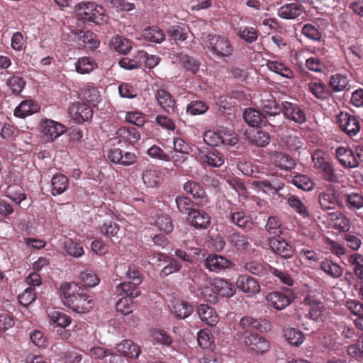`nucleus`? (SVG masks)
Returning a JSON list of instances; mask_svg holds the SVG:
<instances>
[{"label": "nucleus", "instance_id": "obj_1", "mask_svg": "<svg viewBox=\"0 0 363 363\" xmlns=\"http://www.w3.org/2000/svg\"><path fill=\"white\" fill-rule=\"evenodd\" d=\"M63 304L78 313H86L94 307L93 298L76 282H64L60 287Z\"/></svg>", "mask_w": 363, "mask_h": 363}, {"label": "nucleus", "instance_id": "obj_2", "mask_svg": "<svg viewBox=\"0 0 363 363\" xmlns=\"http://www.w3.org/2000/svg\"><path fill=\"white\" fill-rule=\"evenodd\" d=\"M77 18L83 23L102 25L106 21L102 6L94 1H82L75 6Z\"/></svg>", "mask_w": 363, "mask_h": 363}, {"label": "nucleus", "instance_id": "obj_3", "mask_svg": "<svg viewBox=\"0 0 363 363\" xmlns=\"http://www.w3.org/2000/svg\"><path fill=\"white\" fill-rule=\"evenodd\" d=\"M250 184L257 192H262L268 196L279 195V191L285 186L283 178L274 174L267 175L264 178L257 177Z\"/></svg>", "mask_w": 363, "mask_h": 363}, {"label": "nucleus", "instance_id": "obj_4", "mask_svg": "<svg viewBox=\"0 0 363 363\" xmlns=\"http://www.w3.org/2000/svg\"><path fill=\"white\" fill-rule=\"evenodd\" d=\"M208 48L217 57H228L233 54V48L228 39L218 35H208Z\"/></svg>", "mask_w": 363, "mask_h": 363}, {"label": "nucleus", "instance_id": "obj_5", "mask_svg": "<svg viewBox=\"0 0 363 363\" xmlns=\"http://www.w3.org/2000/svg\"><path fill=\"white\" fill-rule=\"evenodd\" d=\"M269 328V323L266 320L257 319L250 315L241 318L237 328L238 333L242 337L255 334L254 330L262 331V328L267 330Z\"/></svg>", "mask_w": 363, "mask_h": 363}, {"label": "nucleus", "instance_id": "obj_6", "mask_svg": "<svg viewBox=\"0 0 363 363\" xmlns=\"http://www.w3.org/2000/svg\"><path fill=\"white\" fill-rule=\"evenodd\" d=\"M294 298L292 290L286 289L284 292L276 291L269 293L266 300L274 309L281 311L291 304Z\"/></svg>", "mask_w": 363, "mask_h": 363}, {"label": "nucleus", "instance_id": "obj_7", "mask_svg": "<svg viewBox=\"0 0 363 363\" xmlns=\"http://www.w3.org/2000/svg\"><path fill=\"white\" fill-rule=\"evenodd\" d=\"M284 117L296 123L302 124L306 121L303 107L297 103L284 101L281 102V113Z\"/></svg>", "mask_w": 363, "mask_h": 363}, {"label": "nucleus", "instance_id": "obj_8", "mask_svg": "<svg viewBox=\"0 0 363 363\" xmlns=\"http://www.w3.org/2000/svg\"><path fill=\"white\" fill-rule=\"evenodd\" d=\"M339 128L348 136H355L360 131V123L357 118L347 112H340L337 116Z\"/></svg>", "mask_w": 363, "mask_h": 363}, {"label": "nucleus", "instance_id": "obj_9", "mask_svg": "<svg viewBox=\"0 0 363 363\" xmlns=\"http://www.w3.org/2000/svg\"><path fill=\"white\" fill-rule=\"evenodd\" d=\"M318 202L323 211L335 210L337 206L344 207L342 194L334 189L320 192L318 195Z\"/></svg>", "mask_w": 363, "mask_h": 363}, {"label": "nucleus", "instance_id": "obj_10", "mask_svg": "<svg viewBox=\"0 0 363 363\" xmlns=\"http://www.w3.org/2000/svg\"><path fill=\"white\" fill-rule=\"evenodd\" d=\"M272 250L284 259H289L294 254V247L290 241L286 240L280 235H274L269 240Z\"/></svg>", "mask_w": 363, "mask_h": 363}, {"label": "nucleus", "instance_id": "obj_11", "mask_svg": "<svg viewBox=\"0 0 363 363\" xmlns=\"http://www.w3.org/2000/svg\"><path fill=\"white\" fill-rule=\"evenodd\" d=\"M198 160L201 164H207L211 167H220L224 163V156L214 147L201 150Z\"/></svg>", "mask_w": 363, "mask_h": 363}, {"label": "nucleus", "instance_id": "obj_12", "mask_svg": "<svg viewBox=\"0 0 363 363\" xmlns=\"http://www.w3.org/2000/svg\"><path fill=\"white\" fill-rule=\"evenodd\" d=\"M243 340L247 347V350L257 354H264L270 347L269 342L264 337L257 333L245 335Z\"/></svg>", "mask_w": 363, "mask_h": 363}, {"label": "nucleus", "instance_id": "obj_13", "mask_svg": "<svg viewBox=\"0 0 363 363\" xmlns=\"http://www.w3.org/2000/svg\"><path fill=\"white\" fill-rule=\"evenodd\" d=\"M229 135L221 131L208 130L204 133L203 138L204 142L211 147L220 145H235L237 138H229Z\"/></svg>", "mask_w": 363, "mask_h": 363}, {"label": "nucleus", "instance_id": "obj_14", "mask_svg": "<svg viewBox=\"0 0 363 363\" xmlns=\"http://www.w3.org/2000/svg\"><path fill=\"white\" fill-rule=\"evenodd\" d=\"M204 265L209 271L219 273L223 270L231 269L234 264L231 260L222 255L211 254L206 258Z\"/></svg>", "mask_w": 363, "mask_h": 363}, {"label": "nucleus", "instance_id": "obj_15", "mask_svg": "<svg viewBox=\"0 0 363 363\" xmlns=\"http://www.w3.org/2000/svg\"><path fill=\"white\" fill-rule=\"evenodd\" d=\"M69 111L73 120L78 123L91 120L93 116L91 107L85 103L73 104Z\"/></svg>", "mask_w": 363, "mask_h": 363}, {"label": "nucleus", "instance_id": "obj_16", "mask_svg": "<svg viewBox=\"0 0 363 363\" xmlns=\"http://www.w3.org/2000/svg\"><path fill=\"white\" fill-rule=\"evenodd\" d=\"M306 90L320 101H326L331 96L330 90L320 79L307 83Z\"/></svg>", "mask_w": 363, "mask_h": 363}, {"label": "nucleus", "instance_id": "obj_17", "mask_svg": "<svg viewBox=\"0 0 363 363\" xmlns=\"http://www.w3.org/2000/svg\"><path fill=\"white\" fill-rule=\"evenodd\" d=\"M335 157L340 164L345 168H354L359 165L353 151L348 147H338L335 150Z\"/></svg>", "mask_w": 363, "mask_h": 363}, {"label": "nucleus", "instance_id": "obj_18", "mask_svg": "<svg viewBox=\"0 0 363 363\" xmlns=\"http://www.w3.org/2000/svg\"><path fill=\"white\" fill-rule=\"evenodd\" d=\"M158 105L167 114H173L175 111L176 101L173 96L164 89H158L155 94Z\"/></svg>", "mask_w": 363, "mask_h": 363}, {"label": "nucleus", "instance_id": "obj_19", "mask_svg": "<svg viewBox=\"0 0 363 363\" xmlns=\"http://www.w3.org/2000/svg\"><path fill=\"white\" fill-rule=\"evenodd\" d=\"M40 105L31 99L23 100L15 108L13 114L19 118H25L40 111Z\"/></svg>", "mask_w": 363, "mask_h": 363}, {"label": "nucleus", "instance_id": "obj_20", "mask_svg": "<svg viewBox=\"0 0 363 363\" xmlns=\"http://www.w3.org/2000/svg\"><path fill=\"white\" fill-rule=\"evenodd\" d=\"M42 132L51 140L56 139L63 134L66 128L62 124L50 119H43L41 122Z\"/></svg>", "mask_w": 363, "mask_h": 363}, {"label": "nucleus", "instance_id": "obj_21", "mask_svg": "<svg viewBox=\"0 0 363 363\" xmlns=\"http://www.w3.org/2000/svg\"><path fill=\"white\" fill-rule=\"evenodd\" d=\"M259 105L266 114L281 113V105L279 106L274 96L269 92L264 91L260 94Z\"/></svg>", "mask_w": 363, "mask_h": 363}, {"label": "nucleus", "instance_id": "obj_22", "mask_svg": "<svg viewBox=\"0 0 363 363\" xmlns=\"http://www.w3.org/2000/svg\"><path fill=\"white\" fill-rule=\"evenodd\" d=\"M236 285L242 292L249 294H255L260 291L259 282L247 275H240L237 279Z\"/></svg>", "mask_w": 363, "mask_h": 363}, {"label": "nucleus", "instance_id": "obj_23", "mask_svg": "<svg viewBox=\"0 0 363 363\" xmlns=\"http://www.w3.org/2000/svg\"><path fill=\"white\" fill-rule=\"evenodd\" d=\"M184 190L191 194L193 198L197 200L199 205H203L207 203L208 199L203 188L197 182L188 181L184 184Z\"/></svg>", "mask_w": 363, "mask_h": 363}, {"label": "nucleus", "instance_id": "obj_24", "mask_svg": "<svg viewBox=\"0 0 363 363\" xmlns=\"http://www.w3.org/2000/svg\"><path fill=\"white\" fill-rule=\"evenodd\" d=\"M303 12V6L296 3H289L278 9V16L284 19H295Z\"/></svg>", "mask_w": 363, "mask_h": 363}, {"label": "nucleus", "instance_id": "obj_25", "mask_svg": "<svg viewBox=\"0 0 363 363\" xmlns=\"http://www.w3.org/2000/svg\"><path fill=\"white\" fill-rule=\"evenodd\" d=\"M116 349L117 352L127 358H138L141 352L139 345L130 340H124L117 344Z\"/></svg>", "mask_w": 363, "mask_h": 363}, {"label": "nucleus", "instance_id": "obj_26", "mask_svg": "<svg viewBox=\"0 0 363 363\" xmlns=\"http://www.w3.org/2000/svg\"><path fill=\"white\" fill-rule=\"evenodd\" d=\"M328 219L332 227L340 232H347L350 229V219L341 212L328 213Z\"/></svg>", "mask_w": 363, "mask_h": 363}, {"label": "nucleus", "instance_id": "obj_27", "mask_svg": "<svg viewBox=\"0 0 363 363\" xmlns=\"http://www.w3.org/2000/svg\"><path fill=\"white\" fill-rule=\"evenodd\" d=\"M196 294L198 297L210 303L218 301L217 294L216 292L215 282L213 284L206 281L197 287Z\"/></svg>", "mask_w": 363, "mask_h": 363}, {"label": "nucleus", "instance_id": "obj_28", "mask_svg": "<svg viewBox=\"0 0 363 363\" xmlns=\"http://www.w3.org/2000/svg\"><path fill=\"white\" fill-rule=\"evenodd\" d=\"M350 79L345 74L336 73L329 78L328 86L330 93H338L345 91L349 85Z\"/></svg>", "mask_w": 363, "mask_h": 363}, {"label": "nucleus", "instance_id": "obj_29", "mask_svg": "<svg viewBox=\"0 0 363 363\" xmlns=\"http://www.w3.org/2000/svg\"><path fill=\"white\" fill-rule=\"evenodd\" d=\"M187 218L191 225L200 229L206 228L211 222V218L208 214L199 209H194Z\"/></svg>", "mask_w": 363, "mask_h": 363}, {"label": "nucleus", "instance_id": "obj_30", "mask_svg": "<svg viewBox=\"0 0 363 363\" xmlns=\"http://www.w3.org/2000/svg\"><path fill=\"white\" fill-rule=\"evenodd\" d=\"M136 284L133 281L121 283L116 287L115 294L117 296L133 298L140 294V291Z\"/></svg>", "mask_w": 363, "mask_h": 363}, {"label": "nucleus", "instance_id": "obj_31", "mask_svg": "<svg viewBox=\"0 0 363 363\" xmlns=\"http://www.w3.org/2000/svg\"><path fill=\"white\" fill-rule=\"evenodd\" d=\"M266 66L270 71L283 77L292 79L294 77L293 70L282 61L269 60L266 62Z\"/></svg>", "mask_w": 363, "mask_h": 363}, {"label": "nucleus", "instance_id": "obj_32", "mask_svg": "<svg viewBox=\"0 0 363 363\" xmlns=\"http://www.w3.org/2000/svg\"><path fill=\"white\" fill-rule=\"evenodd\" d=\"M344 206L350 211L356 213L363 207V196L357 192H351L342 195Z\"/></svg>", "mask_w": 363, "mask_h": 363}, {"label": "nucleus", "instance_id": "obj_33", "mask_svg": "<svg viewBox=\"0 0 363 363\" xmlns=\"http://www.w3.org/2000/svg\"><path fill=\"white\" fill-rule=\"evenodd\" d=\"M197 313L201 320L210 326H214L218 321V316L213 308L201 304L197 309Z\"/></svg>", "mask_w": 363, "mask_h": 363}, {"label": "nucleus", "instance_id": "obj_34", "mask_svg": "<svg viewBox=\"0 0 363 363\" xmlns=\"http://www.w3.org/2000/svg\"><path fill=\"white\" fill-rule=\"evenodd\" d=\"M272 162L281 169L289 170L295 167V160L289 155L282 152H275L272 155Z\"/></svg>", "mask_w": 363, "mask_h": 363}, {"label": "nucleus", "instance_id": "obj_35", "mask_svg": "<svg viewBox=\"0 0 363 363\" xmlns=\"http://www.w3.org/2000/svg\"><path fill=\"white\" fill-rule=\"evenodd\" d=\"M230 220L234 225L246 231L253 228L254 223L250 218L243 211L231 212L230 214Z\"/></svg>", "mask_w": 363, "mask_h": 363}, {"label": "nucleus", "instance_id": "obj_36", "mask_svg": "<svg viewBox=\"0 0 363 363\" xmlns=\"http://www.w3.org/2000/svg\"><path fill=\"white\" fill-rule=\"evenodd\" d=\"M318 171L325 181L331 183H340L343 177L342 171L335 169L330 161Z\"/></svg>", "mask_w": 363, "mask_h": 363}, {"label": "nucleus", "instance_id": "obj_37", "mask_svg": "<svg viewBox=\"0 0 363 363\" xmlns=\"http://www.w3.org/2000/svg\"><path fill=\"white\" fill-rule=\"evenodd\" d=\"M177 59L186 71L192 74H196L199 72L201 63L192 56L184 52H179L177 55Z\"/></svg>", "mask_w": 363, "mask_h": 363}, {"label": "nucleus", "instance_id": "obj_38", "mask_svg": "<svg viewBox=\"0 0 363 363\" xmlns=\"http://www.w3.org/2000/svg\"><path fill=\"white\" fill-rule=\"evenodd\" d=\"M52 194L55 196L64 193L69 186L68 178L62 174H55L51 180Z\"/></svg>", "mask_w": 363, "mask_h": 363}, {"label": "nucleus", "instance_id": "obj_39", "mask_svg": "<svg viewBox=\"0 0 363 363\" xmlns=\"http://www.w3.org/2000/svg\"><path fill=\"white\" fill-rule=\"evenodd\" d=\"M319 268L328 276L333 279L340 277L343 273L341 266L328 259L321 261L319 264Z\"/></svg>", "mask_w": 363, "mask_h": 363}, {"label": "nucleus", "instance_id": "obj_40", "mask_svg": "<svg viewBox=\"0 0 363 363\" xmlns=\"http://www.w3.org/2000/svg\"><path fill=\"white\" fill-rule=\"evenodd\" d=\"M116 135L118 138L125 140L131 145L138 143L140 139V132L134 127H121L116 131Z\"/></svg>", "mask_w": 363, "mask_h": 363}, {"label": "nucleus", "instance_id": "obj_41", "mask_svg": "<svg viewBox=\"0 0 363 363\" xmlns=\"http://www.w3.org/2000/svg\"><path fill=\"white\" fill-rule=\"evenodd\" d=\"M264 116L259 111L252 108L245 109L243 113L245 121L252 127L263 125Z\"/></svg>", "mask_w": 363, "mask_h": 363}, {"label": "nucleus", "instance_id": "obj_42", "mask_svg": "<svg viewBox=\"0 0 363 363\" xmlns=\"http://www.w3.org/2000/svg\"><path fill=\"white\" fill-rule=\"evenodd\" d=\"M216 292L217 297L220 296L222 297H232L235 294V287L234 285L223 279H218L215 280Z\"/></svg>", "mask_w": 363, "mask_h": 363}, {"label": "nucleus", "instance_id": "obj_43", "mask_svg": "<svg viewBox=\"0 0 363 363\" xmlns=\"http://www.w3.org/2000/svg\"><path fill=\"white\" fill-rule=\"evenodd\" d=\"M142 36L145 40L155 43H161L165 39L163 30L157 26H149L145 28Z\"/></svg>", "mask_w": 363, "mask_h": 363}, {"label": "nucleus", "instance_id": "obj_44", "mask_svg": "<svg viewBox=\"0 0 363 363\" xmlns=\"http://www.w3.org/2000/svg\"><path fill=\"white\" fill-rule=\"evenodd\" d=\"M236 30L238 37L248 44L255 43L259 35V30L252 26H240Z\"/></svg>", "mask_w": 363, "mask_h": 363}, {"label": "nucleus", "instance_id": "obj_45", "mask_svg": "<svg viewBox=\"0 0 363 363\" xmlns=\"http://www.w3.org/2000/svg\"><path fill=\"white\" fill-rule=\"evenodd\" d=\"M193 312V307L188 302L182 300L176 301L172 308V313L181 319L189 317Z\"/></svg>", "mask_w": 363, "mask_h": 363}, {"label": "nucleus", "instance_id": "obj_46", "mask_svg": "<svg viewBox=\"0 0 363 363\" xmlns=\"http://www.w3.org/2000/svg\"><path fill=\"white\" fill-rule=\"evenodd\" d=\"M48 315L51 322L61 328L67 327L72 322V318L67 314L60 311L51 310Z\"/></svg>", "mask_w": 363, "mask_h": 363}, {"label": "nucleus", "instance_id": "obj_47", "mask_svg": "<svg viewBox=\"0 0 363 363\" xmlns=\"http://www.w3.org/2000/svg\"><path fill=\"white\" fill-rule=\"evenodd\" d=\"M228 241L237 251L244 252L250 246L248 238L245 235L239 233H233L229 236Z\"/></svg>", "mask_w": 363, "mask_h": 363}, {"label": "nucleus", "instance_id": "obj_48", "mask_svg": "<svg viewBox=\"0 0 363 363\" xmlns=\"http://www.w3.org/2000/svg\"><path fill=\"white\" fill-rule=\"evenodd\" d=\"M96 67L95 61L89 57L79 58L75 64L76 71L82 74L90 73Z\"/></svg>", "mask_w": 363, "mask_h": 363}, {"label": "nucleus", "instance_id": "obj_49", "mask_svg": "<svg viewBox=\"0 0 363 363\" xmlns=\"http://www.w3.org/2000/svg\"><path fill=\"white\" fill-rule=\"evenodd\" d=\"M167 35L172 40L178 42H184L187 38L188 29L186 27H182L178 25H174L167 30Z\"/></svg>", "mask_w": 363, "mask_h": 363}, {"label": "nucleus", "instance_id": "obj_50", "mask_svg": "<svg viewBox=\"0 0 363 363\" xmlns=\"http://www.w3.org/2000/svg\"><path fill=\"white\" fill-rule=\"evenodd\" d=\"M208 109V104L201 100H192L186 108L187 114L191 116L201 115L205 113Z\"/></svg>", "mask_w": 363, "mask_h": 363}, {"label": "nucleus", "instance_id": "obj_51", "mask_svg": "<svg viewBox=\"0 0 363 363\" xmlns=\"http://www.w3.org/2000/svg\"><path fill=\"white\" fill-rule=\"evenodd\" d=\"M143 180L147 187H155L161 181L160 173L155 169H147L143 172Z\"/></svg>", "mask_w": 363, "mask_h": 363}, {"label": "nucleus", "instance_id": "obj_52", "mask_svg": "<svg viewBox=\"0 0 363 363\" xmlns=\"http://www.w3.org/2000/svg\"><path fill=\"white\" fill-rule=\"evenodd\" d=\"M177 207L179 211L182 214H189L194 211V202L191 199L186 196H179L175 199Z\"/></svg>", "mask_w": 363, "mask_h": 363}, {"label": "nucleus", "instance_id": "obj_53", "mask_svg": "<svg viewBox=\"0 0 363 363\" xmlns=\"http://www.w3.org/2000/svg\"><path fill=\"white\" fill-rule=\"evenodd\" d=\"M349 264L352 267V272L359 279H363V256L360 254H353L348 258Z\"/></svg>", "mask_w": 363, "mask_h": 363}, {"label": "nucleus", "instance_id": "obj_54", "mask_svg": "<svg viewBox=\"0 0 363 363\" xmlns=\"http://www.w3.org/2000/svg\"><path fill=\"white\" fill-rule=\"evenodd\" d=\"M111 44L116 52L123 55L126 54L132 48L130 41L119 35L113 38Z\"/></svg>", "mask_w": 363, "mask_h": 363}, {"label": "nucleus", "instance_id": "obj_55", "mask_svg": "<svg viewBox=\"0 0 363 363\" xmlns=\"http://www.w3.org/2000/svg\"><path fill=\"white\" fill-rule=\"evenodd\" d=\"M64 249L69 255L74 257H80L84 253L82 244L72 239L65 240L64 242Z\"/></svg>", "mask_w": 363, "mask_h": 363}, {"label": "nucleus", "instance_id": "obj_56", "mask_svg": "<svg viewBox=\"0 0 363 363\" xmlns=\"http://www.w3.org/2000/svg\"><path fill=\"white\" fill-rule=\"evenodd\" d=\"M284 336L288 342L294 346H299L304 340V335L296 328H289L284 330Z\"/></svg>", "mask_w": 363, "mask_h": 363}, {"label": "nucleus", "instance_id": "obj_57", "mask_svg": "<svg viewBox=\"0 0 363 363\" xmlns=\"http://www.w3.org/2000/svg\"><path fill=\"white\" fill-rule=\"evenodd\" d=\"M291 183L300 189L310 191L313 189V182L311 179L304 174H297L293 177Z\"/></svg>", "mask_w": 363, "mask_h": 363}, {"label": "nucleus", "instance_id": "obj_58", "mask_svg": "<svg viewBox=\"0 0 363 363\" xmlns=\"http://www.w3.org/2000/svg\"><path fill=\"white\" fill-rule=\"evenodd\" d=\"M289 205L302 217L309 216L308 209L304 203L296 196L290 195L287 199Z\"/></svg>", "mask_w": 363, "mask_h": 363}, {"label": "nucleus", "instance_id": "obj_59", "mask_svg": "<svg viewBox=\"0 0 363 363\" xmlns=\"http://www.w3.org/2000/svg\"><path fill=\"white\" fill-rule=\"evenodd\" d=\"M120 230L118 224L113 220H108L100 227L101 234L108 238L116 237Z\"/></svg>", "mask_w": 363, "mask_h": 363}, {"label": "nucleus", "instance_id": "obj_60", "mask_svg": "<svg viewBox=\"0 0 363 363\" xmlns=\"http://www.w3.org/2000/svg\"><path fill=\"white\" fill-rule=\"evenodd\" d=\"M79 38L84 45H86L91 50L97 48L100 44L96 35L89 30L83 32L82 35H79Z\"/></svg>", "mask_w": 363, "mask_h": 363}, {"label": "nucleus", "instance_id": "obj_61", "mask_svg": "<svg viewBox=\"0 0 363 363\" xmlns=\"http://www.w3.org/2000/svg\"><path fill=\"white\" fill-rule=\"evenodd\" d=\"M245 268L250 273L257 276L265 275L266 274H267L269 270L267 266H265L263 264L257 261H252L245 263Z\"/></svg>", "mask_w": 363, "mask_h": 363}, {"label": "nucleus", "instance_id": "obj_62", "mask_svg": "<svg viewBox=\"0 0 363 363\" xmlns=\"http://www.w3.org/2000/svg\"><path fill=\"white\" fill-rule=\"evenodd\" d=\"M347 353L357 359L363 360V333L355 344L348 347Z\"/></svg>", "mask_w": 363, "mask_h": 363}, {"label": "nucleus", "instance_id": "obj_63", "mask_svg": "<svg viewBox=\"0 0 363 363\" xmlns=\"http://www.w3.org/2000/svg\"><path fill=\"white\" fill-rule=\"evenodd\" d=\"M301 32L306 38L314 41H319L322 38L321 32L313 23L305 24Z\"/></svg>", "mask_w": 363, "mask_h": 363}, {"label": "nucleus", "instance_id": "obj_64", "mask_svg": "<svg viewBox=\"0 0 363 363\" xmlns=\"http://www.w3.org/2000/svg\"><path fill=\"white\" fill-rule=\"evenodd\" d=\"M198 344L203 349H211L213 344V337L207 330H201L198 333Z\"/></svg>", "mask_w": 363, "mask_h": 363}]
</instances>
